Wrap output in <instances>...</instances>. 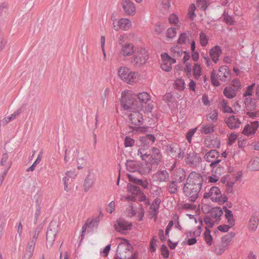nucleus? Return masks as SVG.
<instances>
[{"label":"nucleus","mask_w":259,"mask_h":259,"mask_svg":"<svg viewBox=\"0 0 259 259\" xmlns=\"http://www.w3.org/2000/svg\"><path fill=\"white\" fill-rule=\"evenodd\" d=\"M126 167L130 171L134 172L138 170L140 173L143 175L149 174L151 171L150 167L143 169L137 165L136 161L133 160H128L127 161Z\"/></svg>","instance_id":"a211bd4d"},{"label":"nucleus","mask_w":259,"mask_h":259,"mask_svg":"<svg viewBox=\"0 0 259 259\" xmlns=\"http://www.w3.org/2000/svg\"><path fill=\"white\" fill-rule=\"evenodd\" d=\"M161 154L160 150L155 147L151 149V152L149 155L148 161L151 164H158L161 160Z\"/></svg>","instance_id":"6ab92c4d"},{"label":"nucleus","mask_w":259,"mask_h":259,"mask_svg":"<svg viewBox=\"0 0 259 259\" xmlns=\"http://www.w3.org/2000/svg\"><path fill=\"white\" fill-rule=\"evenodd\" d=\"M177 35L176 28L170 27L166 29L165 32V36L167 40H170L174 38Z\"/></svg>","instance_id":"58836bf2"},{"label":"nucleus","mask_w":259,"mask_h":259,"mask_svg":"<svg viewBox=\"0 0 259 259\" xmlns=\"http://www.w3.org/2000/svg\"><path fill=\"white\" fill-rule=\"evenodd\" d=\"M204 238L206 244L208 246H210L213 243V238L210 234V230L205 227V231L204 233Z\"/></svg>","instance_id":"ea45409f"},{"label":"nucleus","mask_w":259,"mask_h":259,"mask_svg":"<svg viewBox=\"0 0 259 259\" xmlns=\"http://www.w3.org/2000/svg\"><path fill=\"white\" fill-rule=\"evenodd\" d=\"M161 68L166 72H169L172 69V65L176 63L175 59L170 57L167 53L161 54Z\"/></svg>","instance_id":"9b49d317"},{"label":"nucleus","mask_w":259,"mask_h":259,"mask_svg":"<svg viewBox=\"0 0 259 259\" xmlns=\"http://www.w3.org/2000/svg\"><path fill=\"white\" fill-rule=\"evenodd\" d=\"M127 39V34L123 33L120 34L118 39V41L119 45H120L121 46H122V45H124L125 43H126V40Z\"/></svg>","instance_id":"052dcab7"},{"label":"nucleus","mask_w":259,"mask_h":259,"mask_svg":"<svg viewBox=\"0 0 259 259\" xmlns=\"http://www.w3.org/2000/svg\"><path fill=\"white\" fill-rule=\"evenodd\" d=\"M201 161V157L194 151H188L185 156V162L187 164L193 166H196Z\"/></svg>","instance_id":"4468645a"},{"label":"nucleus","mask_w":259,"mask_h":259,"mask_svg":"<svg viewBox=\"0 0 259 259\" xmlns=\"http://www.w3.org/2000/svg\"><path fill=\"white\" fill-rule=\"evenodd\" d=\"M127 195L125 199L127 200L134 201L137 197H139L140 201H144L146 196L139 190L137 186L132 184L127 185Z\"/></svg>","instance_id":"1a4fd4ad"},{"label":"nucleus","mask_w":259,"mask_h":259,"mask_svg":"<svg viewBox=\"0 0 259 259\" xmlns=\"http://www.w3.org/2000/svg\"><path fill=\"white\" fill-rule=\"evenodd\" d=\"M224 171V168L222 167H218L216 168L215 172L217 173L214 177L209 176L208 177L207 180L208 183H215L219 180V176Z\"/></svg>","instance_id":"f704fd0d"},{"label":"nucleus","mask_w":259,"mask_h":259,"mask_svg":"<svg viewBox=\"0 0 259 259\" xmlns=\"http://www.w3.org/2000/svg\"><path fill=\"white\" fill-rule=\"evenodd\" d=\"M132 27V22L128 18H121L113 20L112 28L115 31L119 30L126 31L131 29Z\"/></svg>","instance_id":"6e6552de"},{"label":"nucleus","mask_w":259,"mask_h":259,"mask_svg":"<svg viewBox=\"0 0 259 259\" xmlns=\"http://www.w3.org/2000/svg\"><path fill=\"white\" fill-rule=\"evenodd\" d=\"M230 77V71L228 67L225 65H223L219 68L217 75L215 74L214 70H213L211 73V82L215 86H219L220 84L218 79L226 81L229 80Z\"/></svg>","instance_id":"0eeeda50"},{"label":"nucleus","mask_w":259,"mask_h":259,"mask_svg":"<svg viewBox=\"0 0 259 259\" xmlns=\"http://www.w3.org/2000/svg\"><path fill=\"white\" fill-rule=\"evenodd\" d=\"M184 71L186 73L187 76L190 77L191 75L192 65L190 62L184 63Z\"/></svg>","instance_id":"bf43d9fd"},{"label":"nucleus","mask_w":259,"mask_h":259,"mask_svg":"<svg viewBox=\"0 0 259 259\" xmlns=\"http://www.w3.org/2000/svg\"><path fill=\"white\" fill-rule=\"evenodd\" d=\"M160 202L161 200L160 199L156 198L153 201L151 206L150 210V215L151 218L154 217L155 221L157 219V214L158 213V210Z\"/></svg>","instance_id":"c756f323"},{"label":"nucleus","mask_w":259,"mask_h":259,"mask_svg":"<svg viewBox=\"0 0 259 259\" xmlns=\"http://www.w3.org/2000/svg\"><path fill=\"white\" fill-rule=\"evenodd\" d=\"M155 141V137L152 135H147L145 137L140 138V147L149 148L150 143H152Z\"/></svg>","instance_id":"bb28decb"},{"label":"nucleus","mask_w":259,"mask_h":259,"mask_svg":"<svg viewBox=\"0 0 259 259\" xmlns=\"http://www.w3.org/2000/svg\"><path fill=\"white\" fill-rule=\"evenodd\" d=\"M174 88L178 90L183 91L185 88L184 80L182 78H176L174 81Z\"/></svg>","instance_id":"79ce46f5"},{"label":"nucleus","mask_w":259,"mask_h":259,"mask_svg":"<svg viewBox=\"0 0 259 259\" xmlns=\"http://www.w3.org/2000/svg\"><path fill=\"white\" fill-rule=\"evenodd\" d=\"M151 152V149H149L146 147H140L138 150L137 155L142 160L147 161L148 159L149 155Z\"/></svg>","instance_id":"7c9ffc66"},{"label":"nucleus","mask_w":259,"mask_h":259,"mask_svg":"<svg viewBox=\"0 0 259 259\" xmlns=\"http://www.w3.org/2000/svg\"><path fill=\"white\" fill-rule=\"evenodd\" d=\"M230 242V240H226L225 242H223V244L217 246L214 250L215 253L218 255L222 254L227 249Z\"/></svg>","instance_id":"4c0bfd02"},{"label":"nucleus","mask_w":259,"mask_h":259,"mask_svg":"<svg viewBox=\"0 0 259 259\" xmlns=\"http://www.w3.org/2000/svg\"><path fill=\"white\" fill-rule=\"evenodd\" d=\"M165 29V27L163 24L160 23H157L154 26L153 31L155 34L160 35L161 34Z\"/></svg>","instance_id":"3c124183"},{"label":"nucleus","mask_w":259,"mask_h":259,"mask_svg":"<svg viewBox=\"0 0 259 259\" xmlns=\"http://www.w3.org/2000/svg\"><path fill=\"white\" fill-rule=\"evenodd\" d=\"M168 22L172 26H176L179 28L181 26V22L178 15L175 13L171 14L168 17Z\"/></svg>","instance_id":"2f4dec72"},{"label":"nucleus","mask_w":259,"mask_h":259,"mask_svg":"<svg viewBox=\"0 0 259 259\" xmlns=\"http://www.w3.org/2000/svg\"><path fill=\"white\" fill-rule=\"evenodd\" d=\"M99 224V221L97 218H89L82 227L81 237L84 236L86 231H92L94 228H97Z\"/></svg>","instance_id":"f3484780"},{"label":"nucleus","mask_w":259,"mask_h":259,"mask_svg":"<svg viewBox=\"0 0 259 259\" xmlns=\"http://www.w3.org/2000/svg\"><path fill=\"white\" fill-rule=\"evenodd\" d=\"M225 122L231 129L238 128L241 124L240 120L234 115L226 118L225 119Z\"/></svg>","instance_id":"b1692460"},{"label":"nucleus","mask_w":259,"mask_h":259,"mask_svg":"<svg viewBox=\"0 0 259 259\" xmlns=\"http://www.w3.org/2000/svg\"><path fill=\"white\" fill-rule=\"evenodd\" d=\"M35 243L33 242L29 241L26 246L24 257L27 259H30L33 255Z\"/></svg>","instance_id":"473e14b6"},{"label":"nucleus","mask_w":259,"mask_h":259,"mask_svg":"<svg viewBox=\"0 0 259 259\" xmlns=\"http://www.w3.org/2000/svg\"><path fill=\"white\" fill-rule=\"evenodd\" d=\"M193 74L194 77L198 79L202 75V68L198 63H194L193 66Z\"/></svg>","instance_id":"c9c22d12"},{"label":"nucleus","mask_w":259,"mask_h":259,"mask_svg":"<svg viewBox=\"0 0 259 259\" xmlns=\"http://www.w3.org/2000/svg\"><path fill=\"white\" fill-rule=\"evenodd\" d=\"M197 7L204 10H206L209 5L208 0H196Z\"/></svg>","instance_id":"5fc2aeb1"},{"label":"nucleus","mask_w":259,"mask_h":259,"mask_svg":"<svg viewBox=\"0 0 259 259\" xmlns=\"http://www.w3.org/2000/svg\"><path fill=\"white\" fill-rule=\"evenodd\" d=\"M177 191V186L175 182H172L170 183L169 186V192L170 193H175Z\"/></svg>","instance_id":"774afa93"},{"label":"nucleus","mask_w":259,"mask_h":259,"mask_svg":"<svg viewBox=\"0 0 259 259\" xmlns=\"http://www.w3.org/2000/svg\"><path fill=\"white\" fill-rule=\"evenodd\" d=\"M204 198H209L212 201L223 204L225 203L228 197L225 195H223L220 189L215 186L211 187L203 195Z\"/></svg>","instance_id":"423d86ee"},{"label":"nucleus","mask_w":259,"mask_h":259,"mask_svg":"<svg viewBox=\"0 0 259 259\" xmlns=\"http://www.w3.org/2000/svg\"><path fill=\"white\" fill-rule=\"evenodd\" d=\"M175 176L176 181L178 183H181L185 179V171L183 169H179L176 171Z\"/></svg>","instance_id":"a19ab883"},{"label":"nucleus","mask_w":259,"mask_h":259,"mask_svg":"<svg viewBox=\"0 0 259 259\" xmlns=\"http://www.w3.org/2000/svg\"><path fill=\"white\" fill-rule=\"evenodd\" d=\"M178 50V51L177 53L174 54L175 57L178 56L179 55H181L183 56L182 61L184 63H189L188 61L190 58V56L187 52L185 51H182L180 50L179 48H177Z\"/></svg>","instance_id":"37998d69"},{"label":"nucleus","mask_w":259,"mask_h":259,"mask_svg":"<svg viewBox=\"0 0 259 259\" xmlns=\"http://www.w3.org/2000/svg\"><path fill=\"white\" fill-rule=\"evenodd\" d=\"M196 7L194 4H191L188 10V16L191 20H193L196 16L195 13Z\"/></svg>","instance_id":"de8ad7c7"},{"label":"nucleus","mask_w":259,"mask_h":259,"mask_svg":"<svg viewBox=\"0 0 259 259\" xmlns=\"http://www.w3.org/2000/svg\"><path fill=\"white\" fill-rule=\"evenodd\" d=\"M231 87L233 88L236 92L241 88V84L240 80L238 79H234L232 80L231 83Z\"/></svg>","instance_id":"4d7b16f0"},{"label":"nucleus","mask_w":259,"mask_h":259,"mask_svg":"<svg viewBox=\"0 0 259 259\" xmlns=\"http://www.w3.org/2000/svg\"><path fill=\"white\" fill-rule=\"evenodd\" d=\"M245 104L247 110H252L256 108L255 101H252L251 99L249 100L248 98L245 99Z\"/></svg>","instance_id":"864d4df0"},{"label":"nucleus","mask_w":259,"mask_h":259,"mask_svg":"<svg viewBox=\"0 0 259 259\" xmlns=\"http://www.w3.org/2000/svg\"><path fill=\"white\" fill-rule=\"evenodd\" d=\"M219 157V153L215 150H211L205 154L204 158L207 162L211 163L210 166L214 169L221 161L220 159H218Z\"/></svg>","instance_id":"ddd939ff"},{"label":"nucleus","mask_w":259,"mask_h":259,"mask_svg":"<svg viewBox=\"0 0 259 259\" xmlns=\"http://www.w3.org/2000/svg\"><path fill=\"white\" fill-rule=\"evenodd\" d=\"M203 178L200 174L193 171L189 175L184 186L183 191L190 201H195L198 198Z\"/></svg>","instance_id":"f257e3e1"},{"label":"nucleus","mask_w":259,"mask_h":259,"mask_svg":"<svg viewBox=\"0 0 259 259\" xmlns=\"http://www.w3.org/2000/svg\"><path fill=\"white\" fill-rule=\"evenodd\" d=\"M118 76L123 82L131 85L138 82L141 78V74L139 72L132 71L125 66L119 68Z\"/></svg>","instance_id":"7ed1b4c3"},{"label":"nucleus","mask_w":259,"mask_h":259,"mask_svg":"<svg viewBox=\"0 0 259 259\" xmlns=\"http://www.w3.org/2000/svg\"><path fill=\"white\" fill-rule=\"evenodd\" d=\"M221 108L223 111L225 113H233L232 108L228 106L227 102L225 100H223L221 103Z\"/></svg>","instance_id":"603ef678"},{"label":"nucleus","mask_w":259,"mask_h":259,"mask_svg":"<svg viewBox=\"0 0 259 259\" xmlns=\"http://www.w3.org/2000/svg\"><path fill=\"white\" fill-rule=\"evenodd\" d=\"M214 131V126L212 124H203L201 127L200 131L203 134H207L212 133Z\"/></svg>","instance_id":"a18cd8bd"},{"label":"nucleus","mask_w":259,"mask_h":259,"mask_svg":"<svg viewBox=\"0 0 259 259\" xmlns=\"http://www.w3.org/2000/svg\"><path fill=\"white\" fill-rule=\"evenodd\" d=\"M140 110H135L128 114V118L132 124L136 125H140L144 122L142 115L140 113Z\"/></svg>","instance_id":"aec40b11"},{"label":"nucleus","mask_w":259,"mask_h":259,"mask_svg":"<svg viewBox=\"0 0 259 259\" xmlns=\"http://www.w3.org/2000/svg\"><path fill=\"white\" fill-rule=\"evenodd\" d=\"M132 227V223L122 219L117 220L114 224L115 230L122 234H125L126 231L131 230Z\"/></svg>","instance_id":"2eb2a0df"},{"label":"nucleus","mask_w":259,"mask_h":259,"mask_svg":"<svg viewBox=\"0 0 259 259\" xmlns=\"http://www.w3.org/2000/svg\"><path fill=\"white\" fill-rule=\"evenodd\" d=\"M170 148V151L172 156L177 157L178 159H182L184 157V152L180 148L179 145L175 144Z\"/></svg>","instance_id":"c85d7f7f"},{"label":"nucleus","mask_w":259,"mask_h":259,"mask_svg":"<svg viewBox=\"0 0 259 259\" xmlns=\"http://www.w3.org/2000/svg\"><path fill=\"white\" fill-rule=\"evenodd\" d=\"M247 167L252 170H259V158H252L248 163Z\"/></svg>","instance_id":"72a5a7b5"},{"label":"nucleus","mask_w":259,"mask_h":259,"mask_svg":"<svg viewBox=\"0 0 259 259\" xmlns=\"http://www.w3.org/2000/svg\"><path fill=\"white\" fill-rule=\"evenodd\" d=\"M58 231V226L56 224L53 223L50 224L46 236L47 245L52 246L55 240Z\"/></svg>","instance_id":"f8f14e48"},{"label":"nucleus","mask_w":259,"mask_h":259,"mask_svg":"<svg viewBox=\"0 0 259 259\" xmlns=\"http://www.w3.org/2000/svg\"><path fill=\"white\" fill-rule=\"evenodd\" d=\"M259 223V215L254 214L250 217L248 224V229L250 232H254L257 228Z\"/></svg>","instance_id":"393cba45"},{"label":"nucleus","mask_w":259,"mask_h":259,"mask_svg":"<svg viewBox=\"0 0 259 259\" xmlns=\"http://www.w3.org/2000/svg\"><path fill=\"white\" fill-rule=\"evenodd\" d=\"M137 219L139 221H141L144 214V210L142 208H139L136 209L133 205L130 206L129 208L126 210V215L129 217L136 216V214Z\"/></svg>","instance_id":"4be33fe9"},{"label":"nucleus","mask_w":259,"mask_h":259,"mask_svg":"<svg viewBox=\"0 0 259 259\" xmlns=\"http://www.w3.org/2000/svg\"><path fill=\"white\" fill-rule=\"evenodd\" d=\"M149 59V53L148 50L143 47H138L136 48L133 54L131 63L132 65L137 68H140L144 65Z\"/></svg>","instance_id":"39448f33"},{"label":"nucleus","mask_w":259,"mask_h":259,"mask_svg":"<svg viewBox=\"0 0 259 259\" xmlns=\"http://www.w3.org/2000/svg\"><path fill=\"white\" fill-rule=\"evenodd\" d=\"M136 48L133 43L126 42L121 46L120 53L123 57H127L133 56Z\"/></svg>","instance_id":"412c9836"},{"label":"nucleus","mask_w":259,"mask_h":259,"mask_svg":"<svg viewBox=\"0 0 259 259\" xmlns=\"http://www.w3.org/2000/svg\"><path fill=\"white\" fill-rule=\"evenodd\" d=\"M162 8L164 10L168 11L171 6L170 1V0H163L162 2Z\"/></svg>","instance_id":"338daca9"},{"label":"nucleus","mask_w":259,"mask_h":259,"mask_svg":"<svg viewBox=\"0 0 259 259\" xmlns=\"http://www.w3.org/2000/svg\"><path fill=\"white\" fill-rule=\"evenodd\" d=\"M121 242L119 243L116 256L114 259H137L138 253L134 251L132 245L129 241L120 238Z\"/></svg>","instance_id":"f03ea898"},{"label":"nucleus","mask_w":259,"mask_h":259,"mask_svg":"<svg viewBox=\"0 0 259 259\" xmlns=\"http://www.w3.org/2000/svg\"><path fill=\"white\" fill-rule=\"evenodd\" d=\"M136 97H137L138 99V104H140L142 106V109L143 108L144 105L146 104L151 100L150 95L147 92H143L139 93L136 95Z\"/></svg>","instance_id":"cd10ccee"},{"label":"nucleus","mask_w":259,"mask_h":259,"mask_svg":"<svg viewBox=\"0 0 259 259\" xmlns=\"http://www.w3.org/2000/svg\"><path fill=\"white\" fill-rule=\"evenodd\" d=\"M259 127V122L257 121L250 122L244 127L242 134L245 136L250 137L253 136Z\"/></svg>","instance_id":"dca6fc26"},{"label":"nucleus","mask_w":259,"mask_h":259,"mask_svg":"<svg viewBox=\"0 0 259 259\" xmlns=\"http://www.w3.org/2000/svg\"><path fill=\"white\" fill-rule=\"evenodd\" d=\"M136 95L131 91H124L122 93L120 104L125 110H141L142 106L136 99Z\"/></svg>","instance_id":"20e7f679"},{"label":"nucleus","mask_w":259,"mask_h":259,"mask_svg":"<svg viewBox=\"0 0 259 259\" xmlns=\"http://www.w3.org/2000/svg\"><path fill=\"white\" fill-rule=\"evenodd\" d=\"M237 92L232 87L225 88L223 91L224 95L229 99H232L236 95Z\"/></svg>","instance_id":"e433bc0d"},{"label":"nucleus","mask_w":259,"mask_h":259,"mask_svg":"<svg viewBox=\"0 0 259 259\" xmlns=\"http://www.w3.org/2000/svg\"><path fill=\"white\" fill-rule=\"evenodd\" d=\"M222 53V51L221 47L217 45L212 47L209 51V56L214 63L218 62Z\"/></svg>","instance_id":"5701e85b"},{"label":"nucleus","mask_w":259,"mask_h":259,"mask_svg":"<svg viewBox=\"0 0 259 259\" xmlns=\"http://www.w3.org/2000/svg\"><path fill=\"white\" fill-rule=\"evenodd\" d=\"M188 39V35L186 33L181 34L179 38L178 39V43L179 44H185L186 42Z\"/></svg>","instance_id":"680f3d73"},{"label":"nucleus","mask_w":259,"mask_h":259,"mask_svg":"<svg viewBox=\"0 0 259 259\" xmlns=\"http://www.w3.org/2000/svg\"><path fill=\"white\" fill-rule=\"evenodd\" d=\"M218 112L217 110H213L210 112L208 117L212 121H216L218 118Z\"/></svg>","instance_id":"0e129e2a"},{"label":"nucleus","mask_w":259,"mask_h":259,"mask_svg":"<svg viewBox=\"0 0 259 259\" xmlns=\"http://www.w3.org/2000/svg\"><path fill=\"white\" fill-rule=\"evenodd\" d=\"M225 217L228 220V223L231 226H233L234 225V220L233 219V213L231 210L225 208Z\"/></svg>","instance_id":"09e8293b"},{"label":"nucleus","mask_w":259,"mask_h":259,"mask_svg":"<svg viewBox=\"0 0 259 259\" xmlns=\"http://www.w3.org/2000/svg\"><path fill=\"white\" fill-rule=\"evenodd\" d=\"M238 137V135L235 133L231 134L228 137V144L232 145L233 144Z\"/></svg>","instance_id":"e2e57ef3"},{"label":"nucleus","mask_w":259,"mask_h":259,"mask_svg":"<svg viewBox=\"0 0 259 259\" xmlns=\"http://www.w3.org/2000/svg\"><path fill=\"white\" fill-rule=\"evenodd\" d=\"M157 240L155 239L154 237L151 239L150 243V250L151 252H154L156 250V246H157Z\"/></svg>","instance_id":"69168bd1"},{"label":"nucleus","mask_w":259,"mask_h":259,"mask_svg":"<svg viewBox=\"0 0 259 259\" xmlns=\"http://www.w3.org/2000/svg\"><path fill=\"white\" fill-rule=\"evenodd\" d=\"M96 181V177L93 174L88 175L84 180L83 188L85 191H88L94 185Z\"/></svg>","instance_id":"a878e982"},{"label":"nucleus","mask_w":259,"mask_h":259,"mask_svg":"<svg viewBox=\"0 0 259 259\" xmlns=\"http://www.w3.org/2000/svg\"><path fill=\"white\" fill-rule=\"evenodd\" d=\"M120 6L123 12L127 16H134L137 13L135 4L131 0H121Z\"/></svg>","instance_id":"9d476101"},{"label":"nucleus","mask_w":259,"mask_h":259,"mask_svg":"<svg viewBox=\"0 0 259 259\" xmlns=\"http://www.w3.org/2000/svg\"><path fill=\"white\" fill-rule=\"evenodd\" d=\"M63 182L64 186V190L66 192H68L70 190V187L69 185L71 184L72 182V179L69 178H68L66 176H65L63 178Z\"/></svg>","instance_id":"6e6d98bb"},{"label":"nucleus","mask_w":259,"mask_h":259,"mask_svg":"<svg viewBox=\"0 0 259 259\" xmlns=\"http://www.w3.org/2000/svg\"><path fill=\"white\" fill-rule=\"evenodd\" d=\"M157 179L160 181H166L168 179V174L165 170L159 171L156 175Z\"/></svg>","instance_id":"8fccbe9b"},{"label":"nucleus","mask_w":259,"mask_h":259,"mask_svg":"<svg viewBox=\"0 0 259 259\" xmlns=\"http://www.w3.org/2000/svg\"><path fill=\"white\" fill-rule=\"evenodd\" d=\"M223 214V211L221 207H215L212 209L211 211V217L216 220H219Z\"/></svg>","instance_id":"49530a36"},{"label":"nucleus","mask_w":259,"mask_h":259,"mask_svg":"<svg viewBox=\"0 0 259 259\" xmlns=\"http://www.w3.org/2000/svg\"><path fill=\"white\" fill-rule=\"evenodd\" d=\"M199 43L202 47H206L208 42L209 37L206 34L201 32L199 35Z\"/></svg>","instance_id":"c03bdc74"},{"label":"nucleus","mask_w":259,"mask_h":259,"mask_svg":"<svg viewBox=\"0 0 259 259\" xmlns=\"http://www.w3.org/2000/svg\"><path fill=\"white\" fill-rule=\"evenodd\" d=\"M135 144V140L130 137H126L124 139V145L125 147H132Z\"/></svg>","instance_id":"13d9d810"}]
</instances>
